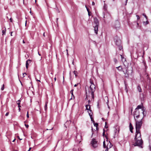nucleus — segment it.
<instances>
[{
    "instance_id": "obj_32",
    "label": "nucleus",
    "mask_w": 151,
    "mask_h": 151,
    "mask_svg": "<svg viewBox=\"0 0 151 151\" xmlns=\"http://www.w3.org/2000/svg\"><path fill=\"white\" fill-rule=\"evenodd\" d=\"M142 15L144 16L147 20V17L145 14L143 13Z\"/></svg>"
},
{
    "instance_id": "obj_28",
    "label": "nucleus",
    "mask_w": 151,
    "mask_h": 151,
    "mask_svg": "<svg viewBox=\"0 0 151 151\" xmlns=\"http://www.w3.org/2000/svg\"><path fill=\"white\" fill-rule=\"evenodd\" d=\"M103 146L104 148H106V145L105 144V142L104 140L103 142Z\"/></svg>"
},
{
    "instance_id": "obj_57",
    "label": "nucleus",
    "mask_w": 151,
    "mask_h": 151,
    "mask_svg": "<svg viewBox=\"0 0 151 151\" xmlns=\"http://www.w3.org/2000/svg\"><path fill=\"white\" fill-rule=\"evenodd\" d=\"M103 16H104V18H105V14H104V12H103Z\"/></svg>"
},
{
    "instance_id": "obj_56",
    "label": "nucleus",
    "mask_w": 151,
    "mask_h": 151,
    "mask_svg": "<svg viewBox=\"0 0 151 151\" xmlns=\"http://www.w3.org/2000/svg\"><path fill=\"white\" fill-rule=\"evenodd\" d=\"M104 127H105V128H108V127H107V126H106V124H105V126Z\"/></svg>"
},
{
    "instance_id": "obj_59",
    "label": "nucleus",
    "mask_w": 151,
    "mask_h": 151,
    "mask_svg": "<svg viewBox=\"0 0 151 151\" xmlns=\"http://www.w3.org/2000/svg\"><path fill=\"white\" fill-rule=\"evenodd\" d=\"M31 149V147H30L28 151H29Z\"/></svg>"
},
{
    "instance_id": "obj_19",
    "label": "nucleus",
    "mask_w": 151,
    "mask_h": 151,
    "mask_svg": "<svg viewBox=\"0 0 151 151\" xmlns=\"http://www.w3.org/2000/svg\"><path fill=\"white\" fill-rule=\"evenodd\" d=\"M129 126V129H130V131L131 132V133H133L132 129H133V127H132V124H131V123H130Z\"/></svg>"
},
{
    "instance_id": "obj_3",
    "label": "nucleus",
    "mask_w": 151,
    "mask_h": 151,
    "mask_svg": "<svg viewBox=\"0 0 151 151\" xmlns=\"http://www.w3.org/2000/svg\"><path fill=\"white\" fill-rule=\"evenodd\" d=\"M114 40L115 44L118 47L119 50H121L123 48L121 45V41L117 36H116L114 37Z\"/></svg>"
},
{
    "instance_id": "obj_34",
    "label": "nucleus",
    "mask_w": 151,
    "mask_h": 151,
    "mask_svg": "<svg viewBox=\"0 0 151 151\" xmlns=\"http://www.w3.org/2000/svg\"><path fill=\"white\" fill-rule=\"evenodd\" d=\"M114 61L115 63H116L117 62V60L115 58L114 59Z\"/></svg>"
},
{
    "instance_id": "obj_49",
    "label": "nucleus",
    "mask_w": 151,
    "mask_h": 151,
    "mask_svg": "<svg viewBox=\"0 0 151 151\" xmlns=\"http://www.w3.org/2000/svg\"><path fill=\"white\" fill-rule=\"evenodd\" d=\"M92 119H91V121L92 122H95L94 121V120H93V119L92 117Z\"/></svg>"
},
{
    "instance_id": "obj_33",
    "label": "nucleus",
    "mask_w": 151,
    "mask_h": 151,
    "mask_svg": "<svg viewBox=\"0 0 151 151\" xmlns=\"http://www.w3.org/2000/svg\"><path fill=\"white\" fill-rule=\"evenodd\" d=\"M103 136L104 137H105L106 139H107V136L105 134V133H103Z\"/></svg>"
},
{
    "instance_id": "obj_40",
    "label": "nucleus",
    "mask_w": 151,
    "mask_h": 151,
    "mask_svg": "<svg viewBox=\"0 0 151 151\" xmlns=\"http://www.w3.org/2000/svg\"><path fill=\"white\" fill-rule=\"evenodd\" d=\"M136 17H137V20H138V19H139L140 17H139V16L138 15H136Z\"/></svg>"
},
{
    "instance_id": "obj_60",
    "label": "nucleus",
    "mask_w": 151,
    "mask_h": 151,
    "mask_svg": "<svg viewBox=\"0 0 151 151\" xmlns=\"http://www.w3.org/2000/svg\"><path fill=\"white\" fill-rule=\"evenodd\" d=\"M104 10H105V11H106V8H105V7H104Z\"/></svg>"
},
{
    "instance_id": "obj_52",
    "label": "nucleus",
    "mask_w": 151,
    "mask_h": 151,
    "mask_svg": "<svg viewBox=\"0 0 151 151\" xmlns=\"http://www.w3.org/2000/svg\"><path fill=\"white\" fill-rule=\"evenodd\" d=\"M86 9L87 10V11L88 12V11H89V10L88 8L86 7Z\"/></svg>"
},
{
    "instance_id": "obj_29",
    "label": "nucleus",
    "mask_w": 151,
    "mask_h": 151,
    "mask_svg": "<svg viewBox=\"0 0 151 151\" xmlns=\"http://www.w3.org/2000/svg\"><path fill=\"white\" fill-rule=\"evenodd\" d=\"M47 102H46L45 103V110H46L47 108Z\"/></svg>"
},
{
    "instance_id": "obj_64",
    "label": "nucleus",
    "mask_w": 151,
    "mask_h": 151,
    "mask_svg": "<svg viewBox=\"0 0 151 151\" xmlns=\"http://www.w3.org/2000/svg\"><path fill=\"white\" fill-rule=\"evenodd\" d=\"M77 86V85H76V84H75L74 86V87H76Z\"/></svg>"
},
{
    "instance_id": "obj_58",
    "label": "nucleus",
    "mask_w": 151,
    "mask_h": 151,
    "mask_svg": "<svg viewBox=\"0 0 151 151\" xmlns=\"http://www.w3.org/2000/svg\"><path fill=\"white\" fill-rule=\"evenodd\" d=\"M18 139H20V140H21L22 139H20V138L19 137V136H18Z\"/></svg>"
},
{
    "instance_id": "obj_53",
    "label": "nucleus",
    "mask_w": 151,
    "mask_h": 151,
    "mask_svg": "<svg viewBox=\"0 0 151 151\" xmlns=\"http://www.w3.org/2000/svg\"><path fill=\"white\" fill-rule=\"evenodd\" d=\"M35 79H36V81H39L40 82H41V81H40V80H38L36 78H35Z\"/></svg>"
},
{
    "instance_id": "obj_4",
    "label": "nucleus",
    "mask_w": 151,
    "mask_h": 151,
    "mask_svg": "<svg viewBox=\"0 0 151 151\" xmlns=\"http://www.w3.org/2000/svg\"><path fill=\"white\" fill-rule=\"evenodd\" d=\"M142 118L140 121H138L136 120V129L137 130V132H138L139 131H140V129L141 128L142 124V120L143 119Z\"/></svg>"
},
{
    "instance_id": "obj_26",
    "label": "nucleus",
    "mask_w": 151,
    "mask_h": 151,
    "mask_svg": "<svg viewBox=\"0 0 151 151\" xmlns=\"http://www.w3.org/2000/svg\"><path fill=\"white\" fill-rule=\"evenodd\" d=\"M94 126L96 127L98 126V124L97 123H95V122H93Z\"/></svg>"
},
{
    "instance_id": "obj_63",
    "label": "nucleus",
    "mask_w": 151,
    "mask_h": 151,
    "mask_svg": "<svg viewBox=\"0 0 151 151\" xmlns=\"http://www.w3.org/2000/svg\"><path fill=\"white\" fill-rule=\"evenodd\" d=\"M20 110H21L20 108H19V111H20Z\"/></svg>"
},
{
    "instance_id": "obj_38",
    "label": "nucleus",
    "mask_w": 151,
    "mask_h": 151,
    "mask_svg": "<svg viewBox=\"0 0 151 151\" xmlns=\"http://www.w3.org/2000/svg\"><path fill=\"white\" fill-rule=\"evenodd\" d=\"M125 91L127 93H128V89L127 88V87H125Z\"/></svg>"
},
{
    "instance_id": "obj_20",
    "label": "nucleus",
    "mask_w": 151,
    "mask_h": 151,
    "mask_svg": "<svg viewBox=\"0 0 151 151\" xmlns=\"http://www.w3.org/2000/svg\"><path fill=\"white\" fill-rule=\"evenodd\" d=\"M109 144H108V145H107V146H106V149L107 148V147H108V149L109 148H110L113 146L112 145V144L109 141Z\"/></svg>"
},
{
    "instance_id": "obj_41",
    "label": "nucleus",
    "mask_w": 151,
    "mask_h": 151,
    "mask_svg": "<svg viewBox=\"0 0 151 151\" xmlns=\"http://www.w3.org/2000/svg\"><path fill=\"white\" fill-rule=\"evenodd\" d=\"M124 84H125V87H127V85L125 81H124Z\"/></svg>"
},
{
    "instance_id": "obj_12",
    "label": "nucleus",
    "mask_w": 151,
    "mask_h": 151,
    "mask_svg": "<svg viewBox=\"0 0 151 151\" xmlns=\"http://www.w3.org/2000/svg\"><path fill=\"white\" fill-rule=\"evenodd\" d=\"M99 25H95L94 26H93L94 27V31L95 32V33L97 34H98V27Z\"/></svg>"
},
{
    "instance_id": "obj_15",
    "label": "nucleus",
    "mask_w": 151,
    "mask_h": 151,
    "mask_svg": "<svg viewBox=\"0 0 151 151\" xmlns=\"http://www.w3.org/2000/svg\"><path fill=\"white\" fill-rule=\"evenodd\" d=\"M73 89H72L70 91V93L71 94L72 97L70 99V100L72 99H75V96L73 94Z\"/></svg>"
},
{
    "instance_id": "obj_31",
    "label": "nucleus",
    "mask_w": 151,
    "mask_h": 151,
    "mask_svg": "<svg viewBox=\"0 0 151 151\" xmlns=\"http://www.w3.org/2000/svg\"><path fill=\"white\" fill-rule=\"evenodd\" d=\"M17 104L18 105H20V104L21 100L19 99L17 101Z\"/></svg>"
},
{
    "instance_id": "obj_13",
    "label": "nucleus",
    "mask_w": 151,
    "mask_h": 151,
    "mask_svg": "<svg viewBox=\"0 0 151 151\" xmlns=\"http://www.w3.org/2000/svg\"><path fill=\"white\" fill-rule=\"evenodd\" d=\"M32 60L30 59L28 60L26 62V67L27 69L28 67L29 63L28 62H29V63H30L31 62Z\"/></svg>"
},
{
    "instance_id": "obj_36",
    "label": "nucleus",
    "mask_w": 151,
    "mask_h": 151,
    "mask_svg": "<svg viewBox=\"0 0 151 151\" xmlns=\"http://www.w3.org/2000/svg\"><path fill=\"white\" fill-rule=\"evenodd\" d=\"M125 77L126 78H128L129 77V74L128 73L127 74H126L125 75Z\"/></svg>"
},
{
    "instance_id": "obj_51",
    "label": "nucleus",
    "mask_w": 151,
    "mask_h": 151,
    "mask_svg": "<svg viewBox=\"0 0 151 151\" xmlns=\"http://www.w3.org/2000/svg\"><path fill=\"white\" fill-rule=\"evenodd\" d=\"M105 151H108V147H107Z\"/></svg>"
},
{
    "instance_id": "obj_16",
    "label": "nucleus",
    "mask_w": 151,
    "mask_h": 151,
    "mask_svg": "<svg viewBox=\"0 0 151 151\" xmlns=\"http://www.w3.org/2000/svg\"><path fill=\"white\" fill-rule=\"evenodd\" d=\"M117 129H115V130H114V138H115V137H116V136H117V135H118V133H119V130H118V132H117Z\"/></svg>"
},
{
    "instance_id": "obj_30",
    "label": "nucleus",
    "mask_w": 151,
    "mask_h": 151,
    "mask_svg": "<svg viewBox=\"0 0 151 151\" xmlns=\"http://www.w3.org/2000/svg\"><path fill=\"white\" fill-rule=\"evenodd\" d=\"M73 73L74 75H75V76L76 77L77 76V73H78L76 71H74L73 72Z\"/></svg>"
},
{
    "instance_id": "obj_23",
    "label": "nucleus",
    "mask_w": 151,
    "mask_h": 151,
    "mask_svg": "<svg viewBox=\"0 0 151 151\" xmlns=\"http://www.w3.org/2000/svg\"><path fill=\"white\" fill-rule=\"evenodd\" d=\"M88 113L89 115L90 116L91 119H92V114H93L92 112H91L90 111V112H89L88 111Z\"/></svg>"
},
{
    "instance_id": "obj_45",
    "label": "nucleus",
    "mask_w": 151,
    "mask_h": 151,
    "mask_svg": "<svg viewBox=\"0 0 151 151\" xmlns=\"http://www.w3.org/2000/svg\"><path fill=\"white\" fill-rule=\"evenodd\" d=\"M9 114V112H7L6 114H5V116H7Z\"/></svg>"
},
{
    "instance_id": "obj_35",
    "label": "nucleus",
    "mask_w": 151,
    "mask_h": 151,
    "mask_svg": "<svg viewBox=\"0 0 151 151\" xmlns=\"http://www.w3.org/2000/svg\"><path fill=\"white\" fill-rule=\"evenodd\" d=\"M4 85L3 84L1 87V90L2 91L4 89Z\"/></svg>"
},
{
    "instance_id": "obj_50",
    "label": "nucleus",
    "mask_w": 151,
    "mask_h": 151,
    "mask_svg": "<svg viewBox=\"0 0 151 151\" xmlns=\"http://www.w3.org/2000/svg\"><path fill=\"white\" fill-rule=\"evenodd\" d=\"M92 5H95V3L94 2H92Z\"/></svg>"
},
{
    "instance_id": "obj_62",
    "label": "nucleus",
    "mask_w": 151,
    "mask_h": 151,
    "mask_svg": "<svg viewBox=\"0 0 151 151\" xmlns=\"http://www.w3.org/2000/svg\"><path fill=\"white\" fill-rule=\"evenodd\" d=\"M18 107L19 108H20V107H21V106H20V105H18Z\"/></svg>"
},
{
    "instance_id": "obj_22",
    "label": "nucleus",
    "mask_w": 151,
    "mask_h": 151,
    "mask_svg": "<svg viewBox=\"0 0 151 151\" xmlns=\"http://www.w3.org/2000/svg\"><path fill=\"white\" fill-rule=\"evenodd\" d=\"M143 107V106L142 105H138L137 106V107L136 108L135 110H137V109H142V108Z\"/></svg>"
},
{
    "instance_id": "obj_46",
    "label": "nucleus",
    "mask_w": 151,
    "mask_h": 151,
    "mask_svg": "<svg viewBox=\"0 0 151 151\" xmlns=\"http://www.w3.org/2000/svg\"><path fill=\"white\" fill-rule=\"evenodd\" d=\"M9 20H10V22H12V20H12V19L11 18H10V19H9Z\"/></svg>"
},
{
    "instance_id": "obj_17",
    "label": "nucleus",
    "mask_w": 151,
    "mask_h": 151,
    "mask_svg": "<svg viewBox=\"0 0 151 151\" xmlns=\"http://www.w3.org/2000/svg\"><path fill=\"white\" fill-rule=\"evenodd\" d=\"M71 123V122L70 121H67V122H65V123L64 124V125L65 127L67 128V127L68 126L69 124H70Z\"/></svg>"
},
{
    "instance_id": "obj_61",
    "label": "nucleus",
    "mask_w": 151,
    "mask_h": 151,
    "mask_svg": "<svg viewBox=\"0 0 151 151\" xmlns=\"http://www.w3.org/2000/svg\"><path fill=\"white\" fill-rule=\"evenodd\" d=\"M15 140H16V139L15 138V139H14L12 141V142H14L15 141Z\"/></svg>"
},
{
    "instance_id": "obj_47",
    "label": "nucleus",
    "mask_w": 151,
    "mask_h": 151,
    "mask_svg": "<svg viewBox=\"0 0 151 151\" xmlns=\"http://www.w3.org/2000/svg\"><path fill=\"white\" fill-rule=\"evenodd\" d=\"M25 75H26V73H23V77H25V75H25Z\"/></svg>"
},
{
    "instance_id": "obj_7",
    "label": "nucleus",
    "mask_w": 151,
    "mask_h": 151,
    "mask_svg": "<svg viewBox=\"0 0 151 151\" xmlns=\"http://www.w3.org/2000/svg\"><path fill=\"white\" fill-rule=\"evenodd\" d=\"M139 138V139H142L141 137V134L140 132V131H139L138 132H137V130L136 131V134L135 136V137L136 139V138Z\"/></svg>"
},
{
    "instance_id": "obj_18",
    "label": "nucleus",
    "mask_w": 151,
    "mask_h": 151,
    "mask_svg": "<svg viewBox=\"0 0 151 151\" xmlns=\"http://www.w3.org/2000/svg\"><path fill=\"white\" fill-rule=\"evenodd\" d=\"M122 71L124 73V75L126 74H127V73L128 71L127 70V68H124V69H123Z\"/></svg>"
},
{
    "instance_id": "obj_27",
    "label": "nucleus",
    "mask_w": 151,
    "mask_h": 151,
    "mask_svg": "<svg viewBox=\"0 0 151 151\" xmlns=\"http://www.w3.org/2000/svg\"><path fill=\"white\" fill-rule=\"evenodd\" d=\"M6 28H5V29H4V30H3L2 31V35H5V33H6Z\"/></svg>"
},
{
    "instance_id": "obj_37",
    "label": "nucleus",
    "mask_w": 151,
    "mask_h": 151,
    "mask_svg": "<svg viewBox=\"0 0 151 151\" xmlns=\"http://www.w3.org/2000/svg\"><path fill=\"white\" fill-rule=\"evenodd\" d=\"M140 116V114L139 115H137L135 116V118L136 119H138L139 118Z\"/></svg>"
},
{
    "instance_id": "obj_2",
    "label": "nucleus",
    "mask_w": 151,
    "mask_h": 151,
    "mask_svg": "<svg viewBox=\"0 0 151 151\" xmlns=\"http://www.w3.org/2000/svg\"><path fill=\"white\" fill-rule=\"evenodd\" d=\"M135 142L133 144L134 146H138L139 147L142 148L143 147L142 145L143 144V141L142 139H139V138H134Z\"/></svg>"
},
{
    "instance_id": "obj_14",
    "label": "nucleus",
    "mask_w": 151,
    "mask_h": 151,
    "mask_svg": "<svg viewBox=\"0 0 151 151\" xmlns=\"http://www.w3.org/2000/svg\"><path fill=\"white\" fill-rule=\"evenodd\" d=\"M86 107V110H89L90 111L92 112V110L91 109V106L89 105H86L85 106Z\"/></svg>"
},
{
    "instance_id": "obj_8",
    "label": "nucleus",
    "mask_w": 151,
    "mask_h": 151,
    "mask_svg": "<svg viewBox=\"0 0 151 151\" xmlns=\"http://www.w3.org/2000/svg\"><path fill=\"white\" fill-rule=\"evenodd\" d=\"M114 26L116 28H119L120 27V24L118 21L117 20L115 22Z\"/></svg>"
},
{
    "instance_id": "obj_42",
    "label": "nucleus",
    "mask_w": 151,
    "mask_h": 151,
    "mask_svg": "<svg viewBox=\"0 0 151 151\" xmlns=\"http://www.w3.org/2000/svg\"><path fill=\"white\" fill-rule=\"evenodd\" d=\"M25 125L27 128H28L29 126L28 124H25Z\"/></svg>"
},
{
    "instance_id": "obj_21",
    "label": "nucleus",
    "mask_w": 151,
    "mask_h": 151,
    "mask_svg": "<svg viewBox=\"0 0 151 151\" xmlns=\"http://www.w3.org/2000/svg\"><path fill=\"white\" fill-rule=\"evenodd\" d=\"M137 89L139 92H142V89L139 85H138L137 87Z\"/></svg>"
},
{
    "instance_id": "obj_54",
    "label": "nucleus",
    "mask_w": 151,
    "mask_h": 151,
    "mask_svg": "<svg viewBox=\"0 0 151 151\" xmlns=\"http://www.w3.org/2000/svg\"><path fill=\"white\" fill-rule=\"evenodd\" d=\"M105 131H106L105 130V129H103V133H105Z\"/></svg>"
},
{
    "instance_id": "obj_25",
    "label": "nucleus",
    "mask_w": 151,
    "mask_h": 151,
    "mask_svg": "<svg viewBox=\"0 0 151 151\" xmlns=\"http://www.w3.org/2000/svg\"><path fill=\"white\" fill-rule=\"evenodd\" d=\"M123 69H124V68H122V66H119V68H118V70L119 71H121L122 70V71L123 70Z\"/></svg>"
},
{
    "instance_id": "obj_1",
    "label": "nucleus",
    "mask_w": 151,
    "mask_h": 151,
    "mask_svg": "<svg viewBox=\"0 0 151 151\" xmlns=\"http://www.w3.org/2000/svg\"><path fill=\"white\" fill-rule=\"evenodd\" d=\"M90 82L91 84V85L89 87L90 91L89 90L88 92L89 93H91L92 98L93 99L94 98V92L95 91L96 87L93 82V81H91V79L90 80Z\"/></svg>"
},
{
    "instance_id": "obj_6",
    "label": "nucleus",
    "mask_w": 151,
    "mask_h": 151,
    "mask_svg": "<svg viewBox=\"0 0 151 151\" xmlns=\"http://www.w3.org/2000/svg\"><path fill=\"white\" fill-rule=\"evenodd\" d=\"M97 141H96L95 139H92L91 141V143L94 147L96 148L97 147Z\"/></svg>"
},
{
    "instance_id": "obj_5",
    "label": "nucleus",
    "mask_w": 151,
    "mask_h": 151,
    "mask_svg": "<svg viewBox=\"0 0 151 151\" xmlns=\"http://www.w3.org/2000/svg\"><path fill=\"white\" fill-rule=\"evenodd\" d=\"M82 140L81 134V133H77L76 136V141L79 144Z\"/></svg>"
},
{
    "instance_id": "obj_9",
    "label": "nucleus",
    "mask_w": 151,
    "mask_h": 151,
    "mask_svg": "<svg viewBox=\"0 0 151 151\" xmlns=\"http://www.w3.org/2000/svg\"><path fill=\"white\" fill-rule=\"evenodd\" d=\"M94 23L95 24V25H99V21L96 17L94 18Z\"/></svg>"
},
{
    "instance_id": "obj_55",
    "label": "nucleus",
    "mask_w": 151,
    "mask_h": 151,
    "mask_svg": "<svg viewBox=\"0 0 151 151\" xmlns=\"http://www.w3.org/2000/svg\"><path fill=\"white\" fill-rule=\"evenodd\" d=\"M12 33H13V32H10V35H11V36H12Z\"/></svg>"
},
{
    "instance_id": "obj_24",
    "label": "nucleus",
    "mask_w": 151,
    "mask_h": 151,
    "mask_svg": "<svg viewBox=\"0 0 151 151\" xmlns=\"http://www.w3.org/2000/svg\"><path fill=\"white\" fill-rule=\"evenodd\" d=\"M121 57V60L123 62L124 60V61H126V59L125 58H124V56H123V55H120Z\"/></svg>"
},
{
    "instance_id": "obj_39",
    "label": "nucleus",
    "mask_w": 151,
    "mask_h": 151,
    "mask_svg": "<svg viewBox=\"0 0 151 151\" xmlns=\"http://www.w3.org/2000/svg\"><path fill=\"white\" fill-rule=\"evenodd\" d=\"M27 117L28 118H29V113H28V111H27Z\"/></svg>"
},
{
    "instance_id": "obj_44",
    "label": "nucleus",
    "mask_w": 151,
    "mask_h": 151,
    "mask_svg": "<svg viewBox=\"0 0 151 151\" xmlns=\"http://www.w3.org/2000/svg\"><path fill=\"white\" fill-rule=\"evenodd\" d=\"M91 12H90L89 11H88V15L89 16H90L91 15L90 14Z\"/></svg>"
},
{
    "instance_id": "obj_48",
    "label": "nucleus",
    "mask_w": 151,
    "mask_h": 151,
    "mask_svg": "<svg viewBox=\"0 0 151 151\" xmlns=\"http://www.w3.org/2000/svg\"><path fill=\"white\" fill-rule=\"evenodd\" d=\"M99 129V127H96V130L98 131Z\"/></svg>"
},
{
    "instance_id": "obj_11",
    "label": "nucleus",
    "mask_w": 151,
    "mask_h": 151,
    "mask_svg": "<svg viewBox=\"0 0 151 151\" xmlns=\"http://www.w3.org/2000/svg\"><path fill=\"white\" fill-rule=\"evenodd\" d=\"M145 108L143 107L141 109V110L142 111V113L143 115V116H145L146 115V112L145 111Z\"/></svg>"
},
{
    "instance_id": "obj_43",
    "label": "nucleus",
    "mask_w": 151,
    "mask_h": 151,
    "mask_svg": "<svg viewBox=\"0 0 151 151\" xmlns=\"http://www.w3.org/2000/svg\"><path fill=\"white\" fill-rule=\"evenodd\" d=\"M149 23V22L147 20L145 22V25Z\"/></svg>"
},
{
    "instance_id": "obj_10",
    "label": "nucleus",
    "mask_w": 151,
    "mask_h": 151,
    "mask_svg": "<svg viewBox=\"0 0 151 151\" xmlns=\"http://www.w3.org/2000/svg\"><path fill=\"white\" fill-rule=\"evenodd\" d=\"M139 115V111H138V110H137L136 111H135L134 112V120L135 121H136V120H137L135 118V116H137V115Z\"/></svg>"
}]
</instances>
